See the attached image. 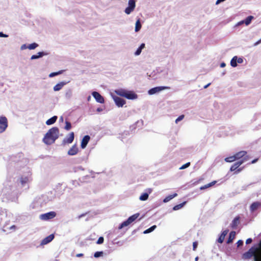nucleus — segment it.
<instances>
[{
	"mask_svg": "<svg viewBox=\"0 0 261 261\" xmlns=\"http://www.w3.org/2000/svg\"><path fill=\"white\" fill-rule=\"evenodd\" d=\"M254 257V261H261V241L258 247H251L248 251L242 255V258L244 259H250Z\"/></svg>",
	"mask_w": 261,
	"mask_h": 261,
	"instance_id": "obj_1",
	"label": "nucleus"
},
{
	"mask_svg": "<svg viewBox=\"0 0 261 261\" xmlns=\"http://www.w3.org/2000/svg\"><path fill=\"white\" fill-rule=\"evenodd\" d=\"M59 129L57 127H54L49 129L44 136L43 141L47 145L53 144L58 138Z\"/></svg>",
	"mask_w": 261,
	"mask_h": 261,
	"instance_id": "obj_2",
	"label": "nucleus"
},
{
	"mask_svg": "<svg viewBox=\"0 0 261 261\" xmlns=\"http://www.w3.org/2000/svg\"><path fill=\"white\" fill-rule=\"evenodd\" d=\"M249 159V156H246L243 159H241L240 161L236 162L233 165H232L230 169L231 171H234L235 174H238L240 172H241L243 168H239V167L245 162L247 161Z\"/></svg>",
	"mask_w": 261,
	"mask_h": 261,
	"instance_id": "obj_3",
	"label": "nucleus"
},
{
	"mask_svg": "<svg viewBox=\"0 0 261 261\" xmlns=\"http://www.w3.org/2000/svg\"><path fill=\"white\" fill-rule=\"evenodd\" d=\"M139 213H136L130 216L126 221L123 222L118 227L119 229L128 226L134 221H135L139 216Z\"/></svg>",
	"mask_w": 261,
	"mask_h": 261,
	"instance_id": "obj_4",
	"label": "nucleus"
},
{
	"mask_svg": "<svg viewBox=\"0 0 261 261\" xmlns=\"http://www.w3.org/2000/svg\"><path fill=\"white\" fill-rule=\"evenodd\" d=\"M116 93L118 95L124 97L128 99H134L137 98V95L131 91L120 90L116 92Z\"/></svg>",
	"mask_w": 261,
	"mask_h": 261,
	"instance_id": "obj_5",
	"label": "nucleus"
},
{
	"mask_svg": "<svg viewBox=\"0 0 261 261\" xmlns=\"http://www.w3.org/2000/svg\"><path fill=\"white\" fill-rule=\"evenodd\" d=\"M8 126V120L6 117H0V133L4 132Z\"/></svg>",
	"mask_w": 261,
	"mask_h": 261,
	"instance_id": "obj_6",
	"label": "nucleus"
},
{
	"mask_svg": "<svg viewBox=\"0 0 261 261\" xmlns=\"http://www.w3.org/2000/svg\"><path fill=\"white\" fill-rule=\"evenodd\" d=\"M56 216V213L55 212H50L47 213L43 214L40 215V218L43 220H48L53 219Z\"/></svg>",
	"mask_w": 261,
	"mask_h": 261,
	"instance_id": "obj_7",
	"label": "nucleus"
},
{
	"mask_svg": "<svg viewBox=\"0 0 261 261\" xmlns=\"http://www.w3.org/2000/svg\"><path fill=\"white\" fill-rule=\"evenodd\" d=\"M170 89L169 87H166V86L156 87L150 89L148 91V94L150 95H152L156 93L159 92L162 90H166V89Z\"/></svg>",
	"mask_w": 261,
	"mask_h": 261,
	"instance_id": "obj_8",
	"label": "nucleus"
},
{
	"mask_svg": "<svg viewBox=\"0 0 261 261\" xmlns=\"http://www.w3.org/2000/svg\"><path fill=\"white\" fill-rule=\"evenodd\" d=\"M136 3L135 0H129L128 6L125 9V13L127 14H129L133 12L135 8Z\"/></svg>",
	"mask_w": 261,
	"mask_h": 261,
	"instance_id": "obj_9",
	"label": "nucleus"
},
{
	"mask_svg": "<svg viewBox=\"0 0 261 261\" xmlns=\"http://www.w3.org/2000/svg\"><path fill=\"white\" fill-rule=\"evenodd\" d=\"M92 95L97 102L100 103H103L105 102L103 97L98 92L96 91L93 92Z\"/></svg>",
	"mask_w": 261,
	"mask_h": 261,
	"instance_id": "obj_10",
	"label": "nucleus"
},
{
	"mask_svg": "<svg viewBox=\"0 0 261 261\" xmlns=\"http://www.w3.org/2000/svg\"><path fill=\"white\" fill-rule=\"evenodd\" d=\"M74 137V134L73 132H71L69 134V137L68 138H65L63 140L62 145H65L66 144H70L71 143Z\"/></svg>",
	"mask_w": 261,
	"mask_h": 261,
	"instance_id": "obj_11",
	"label": "nucleus"
},
{
	"mask_svg": "<svg viewBox=\"0 0 261 261\" xmlns=\"http://www.w3.org/2000/svg\"><path fill=\"white\" fill-rule=\"evenodd\" d=\"M79 152V148L76 144L73 145L68 151V154L69 155H74Z\"/></svg>",
	"mask_w": 261,
	"mask_h": 261,
	"instance_id": "obj_12",
	"label": "nucleus"
},
{
	"mask_svg": "<svg viewBox=\"0 0 261 261\" xmlns=\"http://www.w3.org/2000/svg\"><path fill=\"white\" fill-rule=\"evenodd\" d=\"M54 234H51L43 239L41 242V245H44L50 243L54 239Z\"/></svg>",
	"mask_w": 261,
	"mask_h": 261,
	"instance_id": "obj_13",
	"label": "nucleus"
},
{
	"mask_svg": "<svg viewBox=\"0 0 261 261\" xmlns=\"http://www.w3.org/2000/svg\"><path fill=\"white\" fill-rule=\"evenodd\" d=\"M114 100L116 105L119 107H122L125 103V100L119 97H115Z\"/></svg>",
	"mask_w": 261,
	"mask_h": 261,
	"instance_id": "obj_14",
	"label": "nucleus"
},
{
	"mask_svg": "<svg viewBox=\"0 0 261 261\" xmlns=\"http://www.w3.org/2000/svg\"><path fill=\"white\" fill-rule=\"evenodd\" d=\"M90 139V137L88 135H86L84 137V138H83V139L82 140V142H81V146L82 148L84 149L86 147Z\"/></svg>",
	"mask_w": 261,
	"mask_h": 261,
	"instance_id": "obj_15",
	"label": "nucleus"
},
{
	"mask_svg": "<svg viewBox=\"0 0 261 261\" xmlns=\"http://www.w3.org/2000/svg\"><path fill=\"white\" fill-rule=\"evenodd\" d=\"M261 206V203L258 201L253 202L250 206V210L251 212H253L256 210H257L259 207Z\"/></svg>",
	"mask_w": 261,
	"mask_h": 261,
	"instance_id": "obj_16",
	"label": "nucleus"
},
{
	"mask_svg": "<svg viewBox=\"0 0 261 261\" xmlns=\"http://www.w3.org/2000/svg\"><path fill=\"white\" fill-rule=\"evenodd\" d=\"M240 216L236 217L234 219L232 220L231 223L230 224L231 227L233 229H235L238 226V225L240 223Z\"/></svg>",
	"mask_w": 261,
	"mask_h": 261,
	"instance_id": "obj_17",
	"label": "nucleus"
},
{
	"mask_svg": "<svg viewBox=\"0 0 261 261\" xmlns=\"http://www.w3.org/2000/svg\"><path fill=\"white\" fill-rule=\"evenodd\" d=\"M228 232V230L226 229L222 231L220 236H219V238L217 240V241L218 243L221 244L223 242L224 239L225 238V236L227 234Z\"/></svg>",
	"mask_w": 261,
	"mask_h": 261,
	"instance_id": "obj_18",
	"label": "nucleus"
},
{
	"mask_svg": "<svg viewBox=\"0 0 261 261\" xmlns=\"http://www.w3.org/2000/svg\"><path fill=\"white\" fill-rule=\"evenodd\" d=\"M247 154V152L246 151H241L235 154H234L236 160H239L241 158L243 159L244 158L247 156L246 155Z\"/></svg>",
	"mask_w": 261,
	"mask_h": 261,
	"instance_id": "obj_19",
	"label": "nucleus"
},
{
	"mask_svg": "<svg viewBox=\"0 0 261 261\" xmlns=\"http://www.w3.org/2000/svg\"><path fill=\"white\" fill-rule=\"evenodd\" d=\"M236 237V232L232 231L229 234L228 239L227 241V244H230L232 242Z\"/></svg>",
	"mask_w": 261,
	"mask_h": 261,
	"instance_id": "obj_20",
	"label": "nucleus"
},
{
	"mask_svg": "<svg viewBox=\"0 0 261 261\" xmlns=\"http://www.w3.org/2000/svg\"><path fill=\"white\" fill-rule=\"evenodd\" d=\"M65 83L64 82H61L60 83L57 84L54 87V90L55 91H59L65 85Z\"/></svg>",
	"mask_w": 261,
	"mask_h": 261,
	"instance_id": "obj_21",
	"label": "nucleus"
},
{
	"mask_svg": "<svg viewBox=\"0 0 261 261\" xmlns=\"http://www.w3.org/2000/svg\"><path fill=\"white\" fill-rule=\"evenodd\" d=\"M253 18L254 17L252 16H249L244 20L240 22V23H245L246 25H248L251 23V21L253 19Z\"/></svg>",
	"mask_w": 261,
	"mask_h": 261,
	"instance_id": "obj_22",
	"label": "nucleus"
},
{
	"mask_svg": "<svg viewBox=\"0 0 261 261\" xmlns=\"http://www.w3.org/2000/svg\"><path fill=\"white\" fill-rule=\"evenodd\" d=\"M57 119V116H54L52 117L51 118H49L46 121V124L47 125H51L55 123Z\"/></svg>",
	"mask_w": 261,
	"mask_h": 261,
	"instance_id": "obj_23",
	"label": "nucleus"
},
{
	"mask_svg": "<svg viewBox=\"0 0 261 261\" xmlns=\"http://www.w3.org/2000/svg\"><path fill=\"white\" fill-rule=\"evenodd\" d=\"M177 195V194L176 193H174L172 195H168L163 200V202H167L169 201L170 200H171L172 199H173V198L176 197Z\"/></svg>",
	"mask_w": 261,
	"mask_h": 261,
	"instance_id": "obj_24",
	"label": "nucleus"
},
{
	"mask_svg": "<svg viewBox=\"0 0 261 261\" xmlns=\"http://www.w3.org/2000/svg\"><path fill=\"white\" fill-rule=\"evenodd\" d=\"M44 55L43 52H39L38 53L37 55H33L32 56L31 59V60H34L38 59L40 57H42Z\"/></svg>",
	"mask_w": 261,
	"mask_h": 261,
	"instance_id": "obj_25",
	"label": "nucleus"
},
{
	"mask_svg": "<svg viewBox=\"0 0 261 261\" xmlns=\"http://www.w3.org/2000/svg\"><path fill=\"white\" fill-rule=\"evenodd\" d=\"M144 47H145V44L142 43L140 45V47L137 49L136 51L135 52V55H136V56L139 55L142 51V49H143Z\"/></svg>",
	"mask_w": 261,
	"mask_h": 261,
	"instance_id": "obj_26",
	"label": "nucleus"
},
{
	"mask_svg": "<svg viewBox=\"0 0 261 261\" xmlns=\"http://www.w3.org/2000/svg\"><path fill=\"white\" fill-rule=\"evenodd\" d=\"M141 27H142V25H141L140 19H139L137 20V21L136 22L135 32H137L139 31H140L141 28Z\"/></svg>",
	"mask_w": 261,
	"mask_h": 261,
	"instance_id": "obj_27",
	"label": "nucleus"
},
{
	"mask_svg": "<svg viewBox=\"0 0 261 261\" xmlns=\"http://www.w3.org/2000/svg\"><path fill=\"white\" fill-rule=\"evenodd\" d=\"M237 56H234V57L232 58V59H231V60L230 61V65L231 66L235 67L237 66Z\"/></svg>",
	"mask_w": 261,
	"mask_h": 261,
	"instance_id": "obj_28",
	"label": "nucleus"
},
{
	"mask_svg": "<svg viewBox=\"0 0 261 261\" xmlns=\"http://www.w3.org/2000/svg\"><path fill=\"white\" fill-rule=\"evenodd\" d=\"M148 194L147 193H143L140 197L139 199L140 200L142 201H145L148 198Z\"/></svg>",
	"mask_w": 261,
	"mask_h": 261,
	"instance_id": "obj_29",
	"label": "nucleus"
},
{
	"mask_svg": "<svg viewBox=\"0 0 261 261\" xmlns=\"http://www.w3.org/2000/svg\"><path fill=\"white\" fill-rule=\"evenodd\" d=\"M29 181V178L27 176L23 177L22 176L20 178V182L21 185L23 186L24 184H27Z\"/></svg>",
	"mask_w": 261,
	"mask_h": 261,
	"instance_id": "obj_30",
	"label": "nucleus"
},
{
	"mask_svg": "<svg viewBox=\"0 0 261 261\" xmlns=\"http://www.w3.org/2000/svg\"><path fill=\"white\" fill-rule=\"evenodd\" d=\"M38 46V44L36 43H33L32 44H29L28 46H27V48L30 50H32V49H35Z\"/></svg>",
	"mask_w": 261,
	"mask_h": 261,
	"instance_id": "obj_31",
	"label": "nucleus"
},
{
	"mask_svg": "<svg viewBox=\"0 0 261 261\" xmlns=\"http://www.w3.org/2000/svg\"><path fill=\"white\" fill-rule=\"evenodd\" d=\"M63 72H64V70H60V71H59L58 72H51V73H50L49 74V76L50 77H54L55 76H56V75H59L60 74H62Z\"/></svg>",
	"mask_w": 261,
	"mask_h": 261,
	"instance_id": "obj_32",
	"label": "nucleus"
},
{
	"mask_svg": "<svg viewBox=\"0 0 261 261\" xmlns=\"http://www.w3.org/2000/svg\"><path fill=\"white\" fill-rule=\"evenodd\" d=\"M236 160L234 155L229 157L226 158L225 159V161L229 163L232 162Z\"/></svg>",
	"mask_w": 261,
	"mask_h": 261,
	"instance_id": "obj_33",
	"label": "nucleus"
},
{
	"mask_svg": "<svg viewBox=\"0 0 261 261\" xmlns=\"http://www.w3.org/2000/svg\"><path fill=\"white\" fill-rule=\"evenodd\" d=\"M156 227V225H153L151 227H150V228L145 230L144 231V233L146 234V233H150V232H152L153 230H154Z\"/></svg>",
	"mask_w": 261,
	"mask_h": 261,
	"instance_id": "obj_34",
	"label": "nucleus"
},
{
	"mask_svg": "<svg viewBox=\"0 0 261 261\" xmlns=\"http://www.w3.org/2000/svg\"><path fill=\"white\" fill-rule=\"evenodd\" d=\"M185 203H186V202H184L180 204L175 205L173 208V210L176 211V210H178L181 208V207H182L184 206V205H185Z\"/></svg>",
	"mask_w": 261,
	"mask_h": 261,
	"instance_id": "obj_35",
	"label": "nucleus"
},
{
	"mask_svg": "<svg viewBox=\"0 0 261 261\" xmlns=\"http://www.w3.org/2000/svg\"><path fill=\"white\" fill-rule=\"evenodd\" d=\"M71 128V123L69 121H66L65 122V129L67 130H69Z\"/></svg>",
	"mask_w": 261,
	"mask_h": 261,
	"instance_id": "obj_36",
	"label": "nucleus"
},
{
	"mask_svg": "<svg viewBox=\"0 0 261 261\" xmlns=\"http://www.w3.org/2000/svg\"><path fill=\"white\" fill-rule=\"evenodd\" d=\"M103 254V252L102 251H97V252H95V253L94 254V256L95 258H97V257L102 256Z\"/></svg>",
	"mask_w": 261,
	"mask_h": 261,
	"instance_id": "obj_37",
	"label": "nucleus"
},
{
	"mask_svg": "<svg viewBox=\"0 0 261 261\" xmlns=\"http://www.w3.org/2000/svg\"><path fill=\"white\" fill-rule=\"evenodd\" d=\"M190 162L187 163L186 164L183 165L181 167H180L179 168V169L182 170V169H186V168H188L189 166H190Z\"/></svg>",
	"mask_w": 261,
	"mask_h": 261,
	"instance_id": "obj_38",
	"label": "nucleus"
},
{
	"mask_svg": "<svg viewBox=\"0 0 261 261\" xmlns=\"http://www.w3.org/2000/svg\"><path fill=\"white\" fill-rule=\"evenodd\" d=\"M104 242V238L102 237H100L98 238L96 243L97 244H102Z\"/></svg>",
	"mask_w": 261,
	"mask_h": 261,
	"instance_id": "obj_39",
	"label": "nucleus"
},
{
	"mask_svg": "<svg viewBox=\"0 0 261 261\" xmlns=\"http://www.w3.org/2000/svg\"><path fill=\"white\" fill-rule=\"evenodd\" d=\"M184 118V115H181L180 116H179L176 120H175V123H177L179 121H181V120H182Z\"/></svg>",
	"mask_w": 261,
	"mask_h": 261,
	"instance_id": "obj_40",
	"label": "nucleus"
},
{
	"mask_svg": "<svg viewBox=\"0 0 261 261\" xmlns=\"http://www.w3.org/2000/svg\"><path fill=\"white\" fill-rule=\"evenodd\" d=\"M198 246V242H194L193 243V250L194 251L196 250L197 247Z\"/></svg>",
	"mask_w": 261,
	"mask_h": 261,
	"instance_id": "obj_41",
	"label": "nucleus"
},
{
	"mask_svg": "<svg viewBox=\"0 0 261 261\" xmlns=\"http://www.w3.org/2000/svg\"><path fill=\"white\" fill-rule=\"evenodd\" d=\"M237 244L238 247H240L243 245V241L241 240H240L237 242Z\"/></svg>",
	"mask_w": 261,
	"mask_h": 261,
	"instance_id": "obj_42",
	"label": "nucleus"
},
{
	"mask_svg": "<svg viewBox=\"0 0 261 261\" xmlns=\"http://www.w3.org/2000/svg\"><path fill=\"white\" fill-rule=\"evenodd\" d=\"M216 183V181H213L209 184H207V186H208V187H211L213 186H214Z\"/></svg>",
	"mask_w": 261,
	"mask_h": 261,
	"instance_id": "obj_43",
	"label": "nucleus"
},
{
	"mask_svg": "<svg viewBox=\"0 0 261 261\" xmlns=\"http://www.w3.org/2000/svg\"><path fill=\"white\" fill-rule=\"evenodd\" d=\"M252 239L249 238L246 240V244H250L251 243H252Z\"/></svg>",
	"mask_w": 261,
	"mask_h": 261,
	"instance_id": "obj_44",
	"label": "nucleus"
},
{
	"mask_svg": "<svg viewBox=\"0 0 261 261\" xmlns=\"http://www.w3.org/2000/svg\"><path fill=\"white\" fill-rule=\"evenodd\" d=\"M237 62L238 63H242L243 62V59L241 58H237Z\"/></svg>",
	"mask_w": 261,
	"mask_h": 261,
	"instance_id": "obj_45",
	"label": "nucleus"
},
{
	"mask_svg": "<svg viewBox=\"0 0 261 261\" xmlns=\"http://www.w3.org/2000/svg\"><path fill=\"white\" fill-rule=\"evenodd\" d=\"M208 188H209L208 186H207V184H206V185H204L203 186L201 187L200 188V190H204V189H207Z\"/></svg>",
	"mask_w": 261,
	"mask_h": 261,
	"instance_id": "obj_46",
	"label": "nucleus"
},
{
	"mask_svg": "<svg viewBox=\"0 0 261 261\" xmlns=\"http://www.w3.org/2000/svg\"><path fill=\"white\" fill-rule=\"evenodd\" d=\"M7 35L3 34L2 32H0V37H7Z\"/></svg>",
	"mask_w": 261,
	"mask_h": 261,
	"instance_id": "obj_47",
	"label": "nucleus"
},
{
	"mask_svg": "<svg viewBox=\"0 0 261 261\" xmlns=\"http://www.w3.org/2000/svg\"><path fill=\"white\" fill-rule=\"evenodd\" d=\"M84 254L83 253H78L76 255V256L77 257H83Z\"/></svg>",
	"mask_w": 261,
	"mask_h": 261,
	"instance_id": "obj_48",
	"label": "nucleus"
},
{
	"mask_svg": "<svg viewBox=\"0 0 261 261\" xmlns=\"http://www.w3.org/2000/svg\"><path fill=\"white\" fill-rule=\"evenodd\" d=\"M258 161V159H255L254 160H253V161H251V164H254L257 161Z\"/></svg>",
	"mask_w": 261,
	"mask_h": 261,
	"instance_id": "obj_49",
	"label": "nucleus"
},
{
	"mask_svg": "<svg viewBox=\"0 0 261 261\" xmlns=\"http://www.w3.org/2000/svg\"><path fill=\"white\" fill-rule=\"evenodd\" d=\"M225 0H217L216 4L217 5V4H219V3H220L221 2H222L223 1H224Z\"/></svg>",
	"mask_w": 261,
	"mask_h": 261,
	"instance_id": "obj_50",
	"label": "nucleus"
},
{
	"mask_svg": "<svg viewBox=\"0 0 261 261\" xmlns=\"http://www.w3.org/2000/svg\"><path fill=\"white\" fill-rule=\"evenodd\" d=\"M210 85H211V83H208V84H207L206 85L204 86V89L207 88Z\"/></svg>",
	"mask_w": 261,
	"mask_h": 261,
	"instance_id": "obj_51",
	"label": "nucleus"
},
{
	"mask_svg": "<svg viewBox=\"0 0 261 261\" xmlns=\"http://www.w3.org/2000/svg\"><path fill=\"white\" fill-rule=\"evenodd\" d=\"M225 66V64L224 63H222L221 64V67H224Z\"/></svg>",
	"mask_w": 261,
	"mask_h": 261,
	"instance_id": "obj_52",
	"label": "nucleus"
},
{
	"mask_svg": "<svg viewBox=\"0 0 261 261\" xmlns=\"http://www.w3.org/2000/svg\"><path fill=\"white\" fill-rule=\"evenodd\" d=\"M26 48H27V47H26V46H25V44L21 46V48H22V49Z\"/></svg>",
	"mask_w": 261,
	"mask_h": 261,
	"instance_id": "obj_53",
	"label": "nucleus"
},
{
	"mask_svg": "<svg viewBox=\"0 0 261 261\" xmlns=\"http://www.w3.org/2000/svg\"><path fill=\"white\" fill-rule=\"evenodd\" d=\"M97 111L98 112H100L101 111V109H100V108H98Z\"/></svg>",
	"mask_w": 261,
	"mask_h": 261,
	"instance_id": "obj_54",
	"label": "nucleus"
},
{
	"mask_svg": "<svg viewBox=\"0 0 261 261\" xmlns=\"http://www.w3.org/2000/svg\"><path fill=\"white\" fill-rule=\"evenodd\" d=\"M198 259V256L196 257L195 259V261H197Z\"/></svg>",
	"mask_w": 261,
	"mask_h": 261,
	"instance_id": "obj_55",
	"label": "nucleus"
}]
</instances>
